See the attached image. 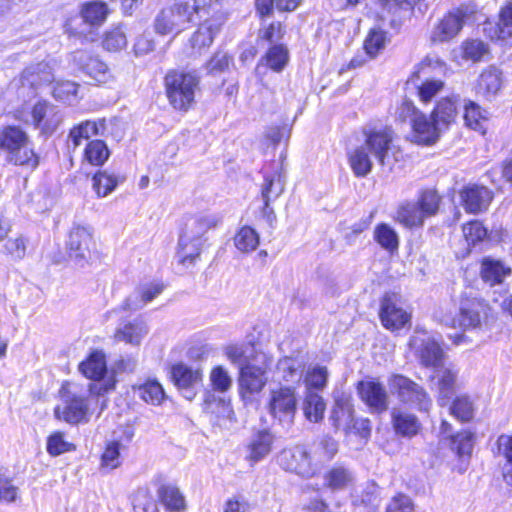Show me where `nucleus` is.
Wrapping results in <instances>:
<instances>
[{
	"instance_id": "1",
	"label": "nucleus",
	"mask_w": 512,
	"mask_h": 512,
	"mask_svg": "<svg viewBox=\"0 0 512 512\" xmlns=\"http://www.w3.org/2000/svg\"><path fill=\"white\" fill-rule=\"evenodd\" d=\"M219 218L213 215L189 219L182 229L178 242L177 257L181 264L192 265L200 256L205 234L218 225Z\"/></svg>"
},
{
	"instance_id": "2",
	"label": "nucleus",
	"mask_w": 512,
	"mask_h": 512,
	"mask_svg": "<svg viewBox=\"0 0 512 512\" xmlns=\"http://www.w3.org/2000/svg\"><path fill=\"white\" fill-rule=\"evenodd\" d=\"M1 149L7 152V160L18 166L36 168L39 157L31 147L27 133L18 126H6L0 133Z\"/></svg>"
},
{
	"instance_id": "3",
	"label": "nucleus",
	"mask_w": 512,
	"mask_h": 512,
	"mask_svg": "<svg viewBox=\"0 0 512 512\" xmlns=\"http://www.w3.org/2000/svg\"><path fill=\"white\" fill-rule=\"evenodd\" d=\"M440 200L436 191L425 190L417 201L402 202L395 212L394 219L406 228L420 227L426 218L437 214Z\"/></svg>"
},
{
	"instance_id": "4",
	"label": "nucleus",
	"mask_w": 512,
	"mask_h": 512,
	"mask_svg": "<svg viewBox=\"0 0 512 512\" xmlns=\"http://www.w3.org/2000/svg\"><path fill=\"white\" fill-rule=\"evenodd\" d=\"M199 76L195 72L170 71L165 77L166 94L173 108L180 111L190 109L199 88Z\"/></svg>"
},
{
	"instance_id": "5",
	"label": "nucleus",
	"mask_w": 512,
	"mask_h": 512,
	"mask_svg": "<svg viewBox=\"0 0 512 512\" xmlns=\"http://www.w3.org/2000/svg\"><path fill=\"white\" fill-rule=\"evenodd\" d=\"M394 131L389 127L365 132L364 145L381 166H391L398 161L394 145Z\"/></svg>"
},
{
	"instance_id": "6",
	"label": "nucleus",
	"mask_w": 512,
	"mask_h": 512,
	"mask_svg": "<svg viewBox=\"0 0 512 512\" xmlns=\"http://www.w3.org/2000/svg\"><path fill=\"white\" fill-rule=\"evenodd\" d=\"M391 386L397 392L400 401L424 411H428L431 407L432 401L427 391L411 379L396 375L392 379Z\"/></svg>"
},
{
	"instance_id": "7",
	"label": "nucleus",
	"mask_w": 512,
	"mask_h": 512,
	"mask_svg": "<svg viewBox=\"0 0 512 512\" xmlns=\"http://www.w3.org/2000/svg\"><path fill=\"white\" fill-rule=\"evenodd\" d=\"M277 462L284 470L302 477L310 478L316 475V466L313 465L310 454L303 446L297 445L283 449L277 456Z\"/></svg>"
},
{
	"instance_id": "8",
	"label": "nucleus",
	"mask_w": 512,
	"mask_h": 512,
	"mask_svg": "<svg viewBox=\"0 0 512 512\" xmlns=\"http://www.w3.org/2000/svg\"><path fill=\"white\" fill-rule=\"evenodd\" d=\"M79 370L85 377L96 381L89 385V391L92 394L102 395L114 389L115 381L100 382L107 372L105 355L102 352H93L87 360L79 365Z\"/></svg>"
},
{
	"instance_id": "9",
	"label": "nucleus",
	"mask_w": 512,
	"mask_h": 512,
	"mask_svg": "<svg viewBox=\"0 0 512 512\" xmlns=\"http://www.w3.org/2000/svg\"><path fill=\"white\" fill-rule=\"evenodd\" d=\"M489 307L481 299H464L460 303L459 317L451 319L450 325L453 328H479L483 319L487 317Z\"/></svg>"
},
{
	"instance_id": "10",
	"label": "nucleus",
	"mask_w": 512,
	"mask_h": 512,
	"mask_svg": "<svg viewBox=\"0 0 512 512\" xmlns=\"http://www.w3.org/2000/svg\"><path fill=\"white\" fill-rule=\"evenodd\" d=\"M467 16V8H457L444 15L434 26L431 41L447 42L453 39L461 31Z\"/></svg>"
},
{
	"instance_id": "11",
	"label": "nucleus",
	"mask_w": 512,
	"mask_h": 512,
	"mask_svg": "<svg viewBox=\"0 0 512 512\" xmlns=\"http://www.w3.org/2000/svg\"><path fill=\"white\" fill-rule=\"evenodd\" d=\"M296 406L297 398L294 388L280 387L271 390L268 410L273 417L280 421L292 419L296 412Z\"/></svg>"
},
{
	"instance_id": "12",
	"label": "nucleus",
	"mask_w": 512,
	"mask_h": 512,
	"mask_svg": "<svg viewBox=\"0 0 512 512\" xmlns=\"http://www.w3.org/2000/svg\"><path fill=\"white\" fill-rule=\"evenodd\" d=\"M380 320L383 326L390 330H398L410 322L411 315L403 309L397 296L386 294L380 307Z\"/></svg>"
},
{
	"instance_id": "13",
	"label": "nucleus",
	"mask_w": 512,
	"mask_h": 512,
	"mask_svg": "<svg viewBox=\"0 0 512 512\" xmlns=\"http://www.w3.org/2000/svg\"><path fill=\"white\" fill-rule=\"evenodd\" d=\"M460 198L467 213L479 214L488 209L494 194L486 186L470 184L460 191Z\"/></svg>"
},
{
	"instance_id": "14",
	"label": "nucleus",
	"mask_w": 512,
	"mask_h": 512,
	"mask_svg": "<svg viewBox=\"0 0 512 512\" xmlns=\"http://www.w3.org/2000/svg\"><path fill=\"white\" fill-rule=\"evenodd\" d=\"M64 405L55 409V415L70 424H77L86 419L88 412L87 399L76 393L66 392L63 394Z\"/></svg>"
},
{
	"instance_id": "15",
	"label": "nucleus",
	"mask_w": 512,
	"mask_h": 512,
	"mask_svg": "<svg viewBox=\"0 0 512 512\" xmlns=\"http://www.w3.org/2000/svg\"><path fill=\"white\" fill-rule=\"evenodd\" d=\"M411 344L416 347L417 357L424 367L437 369L443 365L445 354L439 343L433 338L414 337Z\"/></svg>"
},
{
	"instance_id": "16",
	"label": "nucleus",
	"mask_w": 512,
	"mask_h": 512,
	"mask_svg": "<svg viewBox=\"0 0 512 512\" xmlns=\"http://www.w3.org/2000/svg\"><path fill=\"white\" fill-rule=\"evenodd\" d=\"M171 377L175 385L182 391L183 396L192 400L195 397L194 387L202 380L200 369H193L186 364L179 363L172 367Z\"/></svg>"
},
{
	"instance_id": "17",
	"label": "nucleus",
	"mask_w": 512,
	"mask_h": 512,
	"mask_svg": "<svg viewBox=\"0 0 512 512\" xmlns=\"http://www.w3.org/2000/svg\"><path fill=\"white\" fill-rule=\"evenodd\" d=\"M217 5L213 0H192V1H183V0H175L171 7L180 17V23L185 29L189 23L194 20L195 16L203 17L204 15H208L213 6Z\"/></svg>"
},
{
	"instance_id": "18",
	"label": "nucleus",
	"mask_w": 512,
	"mask_h": 512,
	"mask_svg": "<svg viewBox=\"0 0 512 512\" xmlns=\"http://www.w3.org/2000/svg\"><path fill=\"white\" fill-rule=\"evenodd\" d=\"M164 290L162 283H146L138 286L122 303V310L137 311L153 301Z\"/></svg>"
},
{
	"instance_id": "19",
	"label": "nucleus",
	"mask_w": 512,
	"mask_h": 512,
	"mask_svg": "<svg viewBox=\"0 0 512 512\" xmlns=\"http://www.w3.org/2000/svg\"><path fill=\"white\" fill-rule=\"evenodd\" d=\"M67 246L70 256L76 260H87L91 256L93 246L92 232L87 227H73L69 233Z\"/></svg>"
},
{
	"instance_id": "20",
	"label": "nucleus",
	"mask_w": 512,
	"mask_h": 512,
	"mask_svg": "<svg viewBox=\"0 0 512 512\" xmlns=\"http://www.w3.org/2000/svg\"><path fill=\"white\" fill-rule=\"evenodd\" d=\"M222 24L221 16H213L201 23L190 39L193 51L201 54L203 50L208 48L213 43L215 35L219 33Z\"/></svg>"
},
{
	"instance_id": "21",
	"label": "nucleus",
	"mask_w": 512,
	"mask_h": 512,
	"mask_svg": "<svg viewBox=\"0 0 512 512\" xmlns=\"http://www.w3.org/2000/svg\"><path fill=\"white\" fill-rule=\"evenodd\" d=\"M75 61L86 75L98 83L105 84L114 79L108 66L97 57L80 51L76 53Z\"/></svg>"
},
{
	"instance_id": "22",
	"label": "nucleus",
	"mask_w": 512,
	"mask_h": 512,
	"mask_svg": "<svg viewBox=\"0 0 512 512\" xmlns=\"http://www.w3.org/2000/svg\"><path fill=\"white\" fill-rule=\"evenodd\" d=\"M358 393L361 399L376 412L386 411L388 408V394L386 389L375 381H361L358 384Z\"/></svg>"
},
{
	"instance_id": "23",
	"label": "nucleus",
	"mask_w": 512,
	"mask_h": 512,
	"mask_svg": "<svg viewBox=\"0 0 512 512\" xmlns=\"http://www.w3.org/2000/svg\"><path fill=\"white\" fill-rule=\"evenodd\" d=\"M412 126V141L418 144H434L441 133L442 127L431 116L429 119L425 114H421L414 119Z\"/></svg>"
},
{
	"instance_id": "24",
	"label": "nucleus",
	"mask_w": 512,
	"mask_h": 512,
	"mask_svg": "<svg viewBox=\"0 0 512 512\" xmlns=\"http://www.w3.org/2000/svg\"><path fill=\"white\" fill-rule=\"evenodd\" d=\"M275 437L267 429L257 431L250 439L246 449V459L256 464L266 458L273 449Z\"/></svg>"
},
{
	"instance_id": "25",
	"label": "nucleus",
	"mask_w": 512,
	"mask_h": 512,
	"mask_svg": "<svg viewBox=\"0 0 512 512\" xmlns=\"http://www.w3.org/2000/svg\"><path fill=\"white\" fill-rule=\"evenodd\" d=\"M458 371L453 365L444 364L435 369V378H437L438 402L441 406L448 404L449 399L454 394L457 385Z\"/></svg>"
},
{
	"instance_id": "26",
	"label": "nucleus",
	"mask_w": 512,
	"mask_h": 512,
	"mask_svg": "<svg viewBox=\"0 0 512 512\" xmlns=\"http://www.w3.org/2000/svg\"><path fill=\"white\" fill-rule=\"evenodd\" d=\"M267 375L254 370L248 365L242 366L239 370V388L243 397L260 393L267 384Z\"/></svg>"
},
{
	"instance_id": "27",
	"label": "nucleus",
	"mask_w": 512,
	"mask_h": 512,
	"mask_svg": "<svg viewBox=\"0 0 512 512\" xmlns=\"http://www.w3.org/2000/svg\"><path fill=\"white\" fill-rule=\"evenodd\" d=\"M502 88V72L490 66L479 76L477 82V93L487 100H492Z\"/></svg>"
},
{
	"instance_id": "28",
	"label": "nucleus",
	"mask_w": 512,
	"mask_h": 512,
	"mask_svg": "<svg viewBox=\"0 0 512 512\" xmlns=\"http://www.w3.org/2000/svg\"><path fill=\"white\" fill-rule=\"evenodd\" d=\"M32 118L36 127L44 130L55 129L62 121L57 108L46 102H38L32 109Z\"/></svg>"
},
{
	"instance_id": "29",
	"label": "nucleus",
	"mask_w": 512,
	"mask_h": 512,
	"mask_svg": "<svg viewBox=\"0 0 512 512\" xmlns=\"http://www.w3.org/2000/svg\"><path fill=\"white\" fill-rule=\"evenodd\" d=\"M338 452V443L331 437L325 436L314 443L310 454L313 465L316 466V474L323 465L330 462Z\"/></svg>"
},
{
	"instance_id": "30",
	"label": "nucleus",
	"mask_w": 512,
	"mask_h": 512,
	"mask_svg": "<svg viewBox=\"0 0 512 512\" xmlns=\"http://www.w3.org/2000/svg\"><path fill=\"white\" fill-rule=\"evenodd\" d=\"M158 498L169 512H185L186 500L180 489L172 484H164L158 488Z\"/></svg>"
},
{
	"instance_id": "31",
	"label": "nucleus",
	"mask_w": 512,
	"mask_h": 512,
	"mask_svg": "<svg viewBox=\"0 0 512 512\" xmlns=\"http://www.w3.org/2000/svg\"><path fill=\"white\" fill-rule=\"evenodd\" d=\"M106 130V120L104 118L97 121H84L70 131V139L74 148L81 145L82 140H87L93 136H103Z\"/></svg>"
},
{
	"instance_id": "32",
	"label": "nucleus",
	"mask_w": 512,
	"mask_h": 512,
	"mask_svg": "<svg viewBox=\"0 0 512 512\" xmlns=\"http://www.w3.org/2000/svg\"><path fill=\"white\" fill-rule=\"evenodd\" d=\"M324 486L332 491L349 488L354 483L353 472L345 466L335 465L324 474Z\"/></svg>"
},
{
	"instance_id": "33",
	"label": "nucleus",
	"mask_w": 512,
	"mask_h": 512,
	"mask_svg": "<svg viewBox=\"0 0 512 512\" xmlns=\"http://www.w3.org/2000/svg\"><path fill=\"white\" fill-rule=\"evenodd\" d=\"M148 333V327L142 320L135 319L126 322L115 332V339L131 345H139L143 337Z\"/></svg>"
},
{
	"instance_id": "34",
	"label": "nucleus",
	"mask_w": 512,
	"mask_h": 512,
	"mask_svg": "<svg viewBox=\"0 0 512 512\" xmlns=\"http://www.w3.org/2000/svg\"><path fill=\"white\" fill-rule=\"evenodd\" d=\"M511 273V269L506 267L500 260L486 257L481 263V277L484 282L491 286L502 283L503 279Z\"/></svg>"
},
{
	"instance_id": "35",
	"label": "nucleus",
	"mask_w": 512,
	"mask_h": 512,
	"mask_svg": "<svg viewBox=\"0 0 512 512\" xmlns=\"http://www.w3.org/2000/svg\"><path fill=\"white\" fill-rule=\"evenodd\" d=\"M372 156L364 143L349 154V163L357 177H365L372 170Z\"/></svg>"
},
{
	"instance_id": "36",
	"label": "nucleus",
	"mask_w": 512,
	"mask_h": 512,
	"mask_svg": "<svg viewBox=\"0 0 512 512\" xmlns=\"http://www.w3.org/2000/svg\"><path fill=\"white\" fill-rule=\"evenodd\" d=\"M302 409L308 421L318 423L323 419L326 403L318 393L306 391Z\"/></svg>"
},
{
	"instance_id": "37",
	"label": "nucleus",
	"mask_w": 512,
	"mask_h": 512,
	"mask_svg": "<svg viewBox=\"0 0 512 512\" xmlns=\"http://www.w3.org/2000/svg\"><path fill=\"white\" fill-rule=\"evenodd\" d=\"M110 10L106 3L91 1L82 5L80 15L83 21L90 26H100L106 20Z\"/></svg>"
},
{
	"instance_id": "38",
	"label": "nucleus",
	"mask_w": 512,
	"mask_h": 512,
	"mask_svg": "<svg viewBox=\"0 0 512 512\" xmlns=\"http://www.w3.org/2000/svg\"><path fill=\"white\" fill-rule=\"evenodd\" d=\"M392 422L396 432L402 436L412 437L420 429L419 421L413 414L399 409H393Z\"/></svg>"
},
{
	"instance_id": "39",
	"label": "nucleus",
	"mask_w": 512,
	"mask_h": 512,
	"mask_svg": "<svg viewBox=\"0 0 512 512\" xmlns=\"http://www.w3.org/2000/svg\"><path fill=\"white\" fill-rule=\"evenodd\" d=\"M124 178L109 173L106 170L98 171L92 178V187L97 197L103 198L112 193Z\"/></svg>"
},
{
	"instance_id": "40",
	"label": "nucleus",
	"mask_w": 512,
	"mask_h": 512,
	"mask_svg": "<svg viewBox=\"0 0 512 512\" xmlns=\"http://www.w3.org/2000/svg\"><path fill=\"white\" fill-rule=\"evenodd\" d=\"M305 367V361L300 356H285L276 365V371L284 381L300 378Z\"/></svg>"
},
{
	"instance_id": "41",
	"label": "nucleus",
	"mask_w": 512,
	"mask_h": 512,
	"mask_svg": "<svg viewBox=\"0 0 512 512\" xmlns=\"http://www.w3.org/2000/svg\"><path fill=\"white\" fill-rule=\"evenodd\" d=\"M459 101L458 96L443 98L437 104V107L432 112V117L438 124L447 127L451 124L457 115L456 103Z\"/></svg>"
},
{
	"instance_id": "42",
	"label": "nucleus",
	"mask_w": 512,
	"mask_h": 512,
	"mask_svg": "<svg viewBox=\"0 0 512 512\" xmlns=\"http://www.w3.org/2000/svg\"><path fill=\"white\" fill-rule=\"evenodd\" d=\"M178 15L171 6L160 11L155 19V29L159 34L166 35L172 32H180L183 27Z\"/></svg>"
},
{
	"instance_id": "43",
	"label": "nucleus",
	"mask_w": 512,
	"mask_h": 512,
	"mask_svg": "<svg viewBox=\"0 0 512 512\" xmlns=\"http://www.w3.org/2000/svg\"><path fill=\"white\" fill-rule=\"evenodd\" d=\"M353 412V406L349 399H337L330 420L337 429L341 426L349 427L353 421Z\"/></svg>"
},
{
	"instance_id": "44",
	"label": "nucleus",
	"mask_w": 512,
	"mask_h": 512,
	"mask_svg": "<svg viewBox=\"0 0 512 512\" xmlns=\"http://www.w3.org/2000/svg\"><path fill=\"white\" fill-rule=\"evenodd\" d=\"M138 396L146 403L160 405L166 398L162 385L156 380H148L136 388Z\"/></svg>"
},
{
	"instance_id": "45",
	"label": "nucleus",
	"mask_w": 512,
	"mask_h": 512,
	"mask_svg": "<svg viewBox=\"0 0 512 512\" xmlns=\"http://www.w3.org/2000/svg\"><path fill=\"white\" fill-rule=\"evenodd\" d=\"M23 78L31 86L51 83L54 80L50 66L44 62L27 67L23 72Z\"/></svg>"
},
{
	"instance_id": "46",
	"label": "nucleus",
	"mask_w": 512,
	"mask_h": 512,
	"mask_svg": "<svg viewBox=\"0 0 512 512\" xmlns=\"http://www.w3.org/2000/svg\"><path fill=\"white\" fill-rule=\"evenodd\" d=\"M259 234L249 226L242 227L234 236V245L241 253H250L259 245Z\"/></svg>"
},
{
	"instance_id": "47",
	"label": "nucleus",
	"mask_w": 512,
	"mask_h": 512,
	"mask_svg": "<svg viewBox=\"0 0 512 512\" xmlns=\"http://www.w3.org/2000/svg\"><path fill=\"white\" fill-rule=\"evenodd\" d=\"M375 241L388 251H395L399 246V236L397 232L388 224L380 223L374 229Z\"/></svg>"
},
{
	"instance_id": "48",
	"label": "nucleus",
	"mask_w": 512,
	"mask_h": 512,
	"mask_svg": "<svg viewBox=\"0 0 512 512\" xmlns=\"http://www.w3.org/2000/svg\"><path fill=\"white\" fill-rule=\"evenodd\" d=\"M85 159L92 165H103L109 158L110 151L102 140H92L85 148Z\"/></svg>"
},
{
	"instance_id": "49",
	"label": "nucleus",
	"mask_w": 512,
	"mask_h": 512,
	"mask_svg": "<svg viewBox=\"0 0 512 512\" xmlns=\"http://www.w3.org/2000/svg\"><path fill=\"white\" fill-rule=\"evenodd\" d=\"M474 410V402L468 395L457 396L450 406V413L462 422L471 420Z\"/></svg>"
},
{
	"instance_id": "50",
	"label": "nucleus",
	"mask_w": 512,
	"mask_h": 512,
	"mask_svg": "<svg viewBox=\"0 0 512 512\" xmlns=\"http://www.w3.org/2000/svg\"><path fill=\"white\" fill-rule=\"evenodd\" d=\"M487 111L473 101H465L464 120L467 126L474 130L482 129V122L487 120Z\"/></svg>"
},
{
	"instance_id": "51",
	"label": "nucleus",
	"mask_w": 512,
	"mask_h": 512,
	"mask_svg": "<svg viewBox=\"0 0 512 512\" xmlns=\"http://www.w3.org/2000/svg\"><path fill=\"white\" fill-rule=\"evenodd\" d=\"M254 345L246 343L243 345H228L224 353L231 363L239 366V370L242 366L248 364L250 357L253 355Z\"/></svg>"
},
{
	"instance_id": "52",
	"label": "nucleus",
	"mask_w": 512,
	"mask_h": 512,
	"mask_svg": "<svg viewBox=\"0 0 512 512\" xmlns=\"http://www.w3.org/2000/svg\"><path fill=\"white\" fill-rule=\"evenodd\" d=\"M496 39H506L512 37V1L501 8L499 21L495 26L494 35Z\"/></svg>"
},
{
	"instance_id": "53",
	"label": "nucleus",
	"mask_w": 512,
	"mask_h": 512,
	"mask_svg": "<svg viewBox=\"0 0 512 512\" xmlns=\"http://www.w3.org/2000/svg\"><path fill=\"white\" fill-rule=\"evenodd\" d=\"M329 377L327 367L315 365L308 369L305 376L306 391L322 390L326 387Z\"/></svg>"
},
{
	"instance_id": "54",
	"label": "nucleus",
	"mask_w": 512,
	"mask_h": 512,
	"mask_svg": "<svg viewBox=\"0 0 512 512\" xmlns=\"http://www.w3.org/2000/svg\"><path fill=\"white\" fill-rule=\"evenodd\" d=\"M284 191V183L279 176H267L261 190L263 202H271L280 197Z\"/></svg>"
},
{
	"instance_id": "55",
	"label": "nucleus",
	"mask_w": 512,
	"mask_h": 512,
	"mask_svg": "<svg viewBox=\"0 0 512 512\" xmlns=\"http://www.w3.org/2000/svg\"><path fill=\"white\" fill-rule=\"evenodd\" d=\"M265 59L268 67L276 72H279L286 66L288 62V50L283 45H275L269 49Z\"/></svg>"
},
{
	"instance_id": "56",
	"label": "nucleus",
	"mask_w": 512,
	"mask_h": 512,
	"mask_svg": "<svg viewBox=\"0 0 512 512\" xmlns=\"http://www.w3.org/2000/svg\"><path fill=\"white\" fill-rule=\"evenodd\" d=\"M386 43V33L380 30H371L364 42L366 53L370 57H375Z\"/></svg>"
},
{
	"instance_id": "57",
	"label": "nucleus",
	"mask_w": 512,
	"mask_h": 512,
	"mask_svg": "<svg viewBox=\"0 0 512 512\" xmlns=\"http://www.w3.org/2000/svg\"><path fill=\"white\" fill-rule=\"evenodd\" d=\"M444 86L441 80H426L418 86V96L423 103H428L444 89Z\"/></svg>"
},
{
	"instance_id": "58",
	"label": "nucleus",
	"mask_w": 512,
	"mask_h": 512,
	"mask_svg": "<svg viewBox=\"0 0 512 512\" xmlns=\"http://www.w3.org/2000/svg\"><path fill=\"white\" fill-rule=\"evenodd\" d=\"M272 364H273V357L270 354H268L260 349H257L254 346L253 355L250 357L247 365L249 367L253 368L254 370H259V372H262L263 374L267 375Z\"/></svg>"
},
{
	"instance_id": "59",
	"label": "nucleus",
	"mask_w": 512,
	"mask_h": 512,
	"mask_svg": "<svg viewBox=\"0 0 512 512\" xmlns=\"http://www.w3.org/2000/svg\"><path fill=\"white\" fill-rule=\"evenodd\" d=\"M120 448L121 443L113 441L107 444L102 454V467L113 470L120 466Z\"/></svg>"
},
{
	"instance_id": "60",
	"label": "nucleus",
	"mask_w": 512,
	"mask_h": 512,
	"mask_svg": "<svg viewBox=\"0 0 512 512\" xmlns=\"http://www.w3.org/2000/svg\"><path fill=\"white\" fill-rule=\"evenodd\" d=\"M474 445V434L463 431L452 437V448L459 456L470 455Z\"/></svg>"
},
{
	"instance_id": "61",
	"label": "nucleus",
	"mask_w": 512,
	"mask_h": 512,
	"mask_svg": "<svg viewBox=\"0 0 512 512\" xmlns=\"http://www.w3.org/2000/svg\"><path fill=\"white\" fill-rule=\"evenodd\" d=\"M127 45V38L120 27L106 33L103 47L108 51H118Z\"/></svg>"
},
{
	"instance_id": "62",
	"label": "nucleus",
	"mask_w": 512,
	"mask_h": 512,
	"mask_svg": "<svg viewBox=\"0 0 512 512\" xmlns=\"http://www.w3.org/2000/svg\"><path fill=\"white\" fill-rule=\"evenodd\" d=\"M210 381L214 390L225 392L232 385V379L228 372L222 367H215L210 373Z\"/></svg>"
},
{
	"instance_id": "63",
	"label": "nucleus",
	"mask_w": 512,
	"mask_h": 512,
	"mask_svg": "<svg viewBox=\"0 0 512 512\" xmlns=\"http://www.w3.org/2000/svg\"><path fill=\"white\" fill-rule=\"evenodd\" d=\"M73 449L74 446L65 441L63 434L60 432L54 433L48 438L47 451L52 456H58Z\"/></svg>"
},
{
	"instance_id": "64",
	"label": "nucleus",
	"mask_w": 512,
	"mask_h": 512,
	"mask_svg": "<svg viewBox=\"0 0 512 512\" xmlns=\"http://www.w3.org/2000/svg\"><path fill=\"white\" fill-rule=\"evenodd\" d=\"M463 234L468 243L475 244L486 237L487 230L480 221L474 220L463 226Z\"/></svg>"
}]
</instances>
